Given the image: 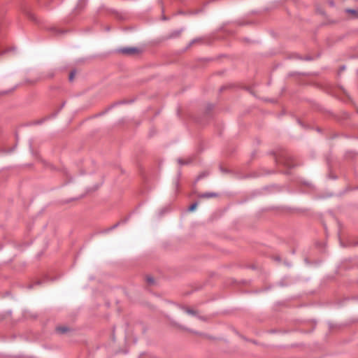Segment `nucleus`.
<instances>
[{
  "label": "nucleus",
  "mask_w": 358,
  "mask_h": 358,
  "mask_svg": "<svg viewBox=\"0 0 358 358\" xmlns=\"http://www.w3.org/2000/svg\"><path fill=\"white\" fill-rule=\"evenodd\" d=\"M75 74H76V71L75 70L71 71V73L69 74V80L70 81H73V80Z\"/></svg>",
  "instance_id": "obj_8"
},
{
  "label": "nucleus",
  "mask_w": 358,
  "mask_h": 358,
  "mask_svg": "<svg viewBox=\"0 0 358 358\" xmlns=\"http://www.w3.org/2000/svg\"><path fill=\"white\" fill-rule=\"evenodd\" d=\"M217 194L216 193H213V192H207V193H203V194H200L199 196L200 198H204V199H210V198H212V197H215L217 196Z\"/></svg>",
  "instance_id": "obj_3"
},
{
  "label": "nucleus",
  "mask_w": 358,
  "mask_h": 358,
  "mask_svg": "<svg viewBox=\"0 0 358 358\" xmlns=\"http://www.w3.org/2000/svg\"><path fill=\"white\" fill-rule=\"evenodd\" d=\"M197 206V203H192L189 207V211H193Z\"/></svg>",
  "instance_id": "obj_10"
},
{
  "label": "nucleus",
  "mask_w": 358,
  "mask_h": 358,
  "mask_svg": "<svg viewBox=\"0 0 358 358\" xmlns=\"http://www.w3.org/2000/svg\"><path fill=\"white\" fill-rule=\"evenodd\" d=\"M206 176V173H203L200 174V175L198 176L197 179H196V181H198V180H200L201 178H202L205 177Z\"/></svg>",
  "instance_id": "obj_11"
},
{
  "label": "nucleus",
  "mask_w": 358,
  "mask_h": 358,
  "mask_svg": "<svg viewBox=\"0 0 358 358\" xmlns=\"http://www.w3.org/2000/svg\"><path fill=\"white\" fill-rule=\"evenodd\" d=\"M345 12L347 13L353 15L354 18H358V10L351 8H347L345 9Z\"/></svg>",
  "instance_id": "obj_5"
},
{
  "label": "nucleus",
  "mask_w": 358,
  "mask_h": 358,
  "mask_svg": "<svg viewBox=\"0 0 358 358\" xmlns=\"http://www.w3.org/2000/svg\"><path fill=\"white\" fill-rule=\"evenodd\" d=\"M68 330L69 329L65 327H59L57 328V331L62 334L66 333Z\"/></svg>",
  "instance_id": "obj_7"
},
{
  "label": "nucleus",
  "mask_w": 358,
  "mask_h": 358,
  "mask_svg": "<svg viewBox=\"0 0 358 358\" xmlns=\"http://www.w3.org/2000/svg\"><path fill=\"white\" fill-rule=\"evenodd\" d=\"M176 187H178V180H177V181L176 182Z\"/></svg>",
  "instance_id": "obj_16"
},
{
  "label": "nucleus",
  "mask_w": 358,
  "mask_h": 358,
  "mask_svg": "<svg viewBox=\"0 0 358 358\" xmlns=\"http://www.w3.org/2000/svg\"><path fill=\"white\" fill-rule=\"evenodd\" d=\"M87 3V0H78L76 8L78 10L83 9Z\"/></svg>",
  "instance_id": "obj_4"
},
{
  "label": "nucleus",
  "mask_w": 358,
  "mask_h": 358,
  "mask_svg": "<svg viewBox=\"0 0 358 358\" xmlns=\"http://www.w3.org/2000/svg\"><path fill=\"white\" fill-rule=\"evenodd\" d=\"M199 318L201 320H205V318L204 317H202V316H199Z\"/></svg>",
  "instance_id": "obj_15"
},
{
  "label": "nucleus",
  "mask_w": 358,
  "mask_h": 358,
  "mask_svg": "<svg viewBox=\"0 0 358 358\" xmlns=\"http://www.w3.org/2000/svg\"><path fill=\"white\" fill-rule=\"evenodd\" d=\"M199 41H200V39H199V38H196V39L192 40V41L190 42L189 45H193L194 43H195L196 42H198Z\"/></svg>",
  "instance_id": "obj_12"
},
{
  "label": "nucleus",
  "mask_w": 358,
  "mask_h": 358,
  "mask_svg": "<svg viewBox=\"0 0 358 358\" xmlns=\"http://www.w3.org/2000/svg\"><path fill=\"white\" fill-rule=\"evenodd\" d=\"M183 310L189 315L196 316V311L189 308H183Z\"/></svg>",
  "instance_id": "obj_6"
},
{
  "label": "nucleus",
  "mask_w": 358,
  "mask_h": 358,
  "mask_svg": "<svg viewBox=\"0 0 358 358\" xmlns=\"http://www.w3.org/2000/svg\"><path fill=\"white\" fill-rule=\"evenodd\" d=\"M147 280H148V282H150V283H152V282H154L153 278H150V277H148V278H147Z\"/></svg>",
  "instance_id": "obj_13"
},
{
  "label": "nucleus",
  "mask_w": 358,
  "mask_h": 358,
  "mask_svg": "<svg viewBox=\"0 0 358 358\" xmlns=\"http://www.w3.org/2000/svg\"><path fill=\"white\" fill-rule=\"evenodd\" d=\"M182 31H183V29H176V30L172 31L171 32H170L169 34L168 38H177V37H178L181 34Z\"/></svg>",
  "instance_id": "obj_2"
},
{
  "label": "nucleus",
  "mask_w": 358,
  "mask_h": 358,
  "mask_svg": "<svg viewBox=\"0 0 358 358\" xmlns=\"http://www.w3.org/2000/svg\"><path fill=\"white\" fill-rule=\"evenodd\" d=\"M280 163H283L285 166L287 167H292L294 165L289 162L288 160L285 159L283 162H280Z\"/></svg>",
  "instance_id": "obj_9"
},
{
  "label": "nucleus",
  "mask_w": 358,
  "mask_h": 358,
  "mask_svg": "<svg viewBox=\"0 0 358 358\" xmlns=\"http://www.w3.org/2000/svg\"><path fill=\"white\" fill-rule=\"evenodd\" d=\"M30 18H31L32 20H34V17L32 16V15H30Z\"/></svg>",
  "instance_id": "obj_17"
},
{
  "label": "nucleus",
  "mask_w": 358,
  "mask_h": 358,
  "mask_svg": "<svg viewBox=\"0 0 358 358\" xmlns=\"http://www.w3.org/2000/svg\"><path fill=\"white\" fill-rule=\"evenodd\" d=\"M118 52L127 55H131L139 52V50L136 48H123L118 50Z\"/></svg>",
  "instance_id": "obj_1"
},
{
  "label": "nucleus",
  "mask_w": 358,
  "mask_h": 358,
  "mask_svg": "<svg viewBox=\"0 0 358 358\" xmlns=\"http://www.w3.org/2000/svg\"><path fill=\"white\" fill-rule=\"evenodd\" d=\"M178 163H179L180 164H182H182H186V162H184L182 159H178Z\"/></svg>",
  "instance_id": "obj_14"
}]
</instances>
